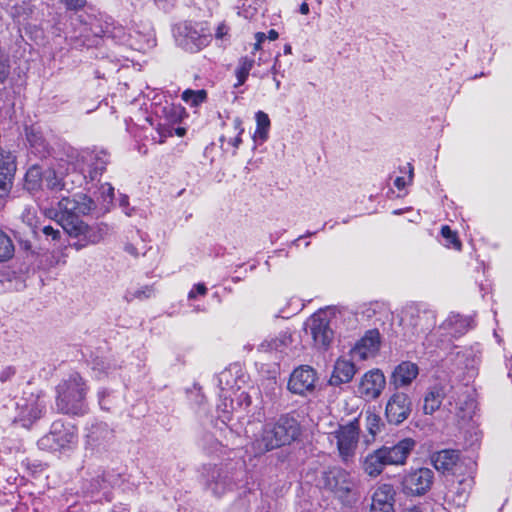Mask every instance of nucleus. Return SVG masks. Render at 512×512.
I'll list each match as a JSON object with an SVG mask.
<instances>
[{"mask_svg": "<svg viewBox=\"0 0 512 512\" xmlns=\"http://www.w3.org/2000/svg\"><path fill=\"white\" fill-rule=\"evenodd\" d=\"M246 375L237 364L221 371L217 376L219 387L218 417L223 423L232 420L234 413L245 411L251 404V398L243 389Z\"/></svg>", "mask_w": 512, "mask_h": 512, "instance_id": "f257e3e1", "label": "nucleus"}, {"mask_svg": "<svg viewBox=\"0 0 512 512\" xmlns=\"http://www.w3.org/2000/svg\"><path fill=\"white\" fill-rule=\"evenodd\" d=\"M300 435V425L296 419L283 415L276 421L266 422L262 430L255 435L249 450L255 456H261L274 449L289 445Z\"/></svg>", "mask_w": 512, "mask_h": 512, "instance_id": "f03ea898", "label": "nucleus"}, {"mask_svg": "<svg viewBox=\"0 0 512 512\" xmlns=\"http://www.w3.org/2000/svg\"><path fill=\"white\" fill-rule=\"evenodd\" d=\"M87 387L82 377L71 374L57 387L56 405L60 412L72 415H82L86 412L85 396Z\"/></svg>", "mask_w": 512, "mask_h": 512, "instance_id": "7ed1b4c3", "label": "nucleus"}, {"mask_svg": "<svg viewBox=\"0 0 512 512\" xmlns=\"http://www.w3.org/2000/svg\"><path fill=\"white\" fill-rule=\"evenodd\" d=\"M176 44L185 51L195 53L206 47L212 35L204 22H182L173 28Z\"/></svg>", "mask_w": 512, "mask_h": 512, "instance_id": "20e7f679", "label": "nucleus"}, {"mask_svg": "<svg viewBox=\"0 0 512 512\" xmlns=\"http://www.w3.org/2000/svg\"><path fill=\"white\" fill-rule=\"evenodd\" d=\"M57 204L58 209L48 210L46 215L50 218H55L63 229L70 221L80 219V216L87 215L95 207L93 200L83 193L62 196Z\"/></svg>", "mask_w": 512, "mask_h": 512, "instance_id": "39448f33", "label": "nucleus"}, {"mask_svg": "<svg viewBox=\"0 0 512 512\" xmlns=\"http://www.w3.org/2000/svg\"><path fill=\"white\" fill-rule=\"evenodd\" d=\"M47 403L41 393H24L15 401L13 423L31 429L46 413Z\"/></svg>", "mask_w": 512, "mask_h": 512, "instance_id": "423d86ee", "label": "nucleus"}, {"mask_svg": "<svg viewBox=\"0 0 512 512\" xmlns=\"http://www.w3.org/2000/svg\"><path fill=\"white\" fill-rule=\"evenodd\" d=\"M359 420L357 418L346 424H338L336 429L328 432V440L336 444L339 455L344 461H348L355 454L359 440Z\"/></svg>", "mask_w": 512, "mask_h": 512, "instance_id": "0eeeda50", "label": "nucleus"}, {"mask_svg": "<svg viewBox=\"0 0 512 512\" xmlns=\"http://www.w3.org/2000/svg\"><path fill=\"white\" fill-rule=\"evenodd\" d=\"M64 231L71 237L77 239L71 244L76 250H81L89 245L99 243L108 233V226L100 223L89 226L82 220L76 219L64 226Z\"/></svg>", "mask_w": 512, "mask_h": 512, "instance_id": "6e6552de", "label": "nucleus"}, {"mask_svg": "<svg viewBox=\"0 0 512 512\" xmlns=\"http://www.w3.org/2000/svg\"><path fill=\"white\" fill-rule=\"evenodd\" d=\"M76 442L77 432L75 427L55 421L49 433L38 440V447L42 450L55 452L71 448Z\"/></svg>", "mask_w": 512, "mask_h": 512, "instance_id": "1a4fd4ad", "label": "nucleus"}, {"mask_svg": "<svg viewBox=\"0 0 512 512\" xmlns=\"http://www.w3.org/2000/svg\"><path fill=\"white\" fill-rule=\"evenodd\" d=\"M434 472L430 468L421 467L407 471L402 479L403 492L409 496H422L432 487Z\"/></svg>", "mask_w": 512, "mask_h": 512, "instance_id": "9d476101", "label": "nucleus"}, {"mask_svg": "<svg viewBox=\"0 0 512 512\" xmlns=\"http://www.w3.org/2000/svg\"><path fill=\"white\" fill-rule=\"evenodd\" d=\"M306 331L309 333L318 348H327L333 339V330L330 327L329 312L319 310L314 313L305 323Z\"/></svg>", "mask_w": 512, "mask_h": 512, "instance_id": "9b49d317", "label": "nucleus"}, {"mask_svg": "<svg viewBox=\"0 0 512 512\" xmlns=\"http://www.w3.org/2000/svg\"><path fill=\"white\" fill-rule=\"evenodd\" d=\"M386 387V377L382 370L373 368L365 372L356 385L355 393L365 401L376 400Z\"/></svg>", "mask_w": 512, "mask_h": 512, "instance_id": "f8f14e48", "label": "nucleus"}, {"mask_svg": "<svg viewBox=\"0 0 512 512\" xmlns=\"http://www.w3.org/2000/svg\"><path fill=\"white\" fill-rule=\"evenodd\" d=\"M323 484L342 501L349 497L355 486L350 473L340 467H333L325 471Z\"/></svg>", "mask_w": 512, "mask_h": 512, "instance_id": "ddd939ff", "label": "nucleus"}, {"mask_svg": "<svg viewBox=\"0 0 512 512\" xmlns=\"http://www.w3.org/2000/svg\"><path fill=\"white\" fill-rule=\"evenodd\" d=\"M109 20V17L85 11L72 18L71 24L75 26V32H78L79 37L88 38L90 34L97 37H104L106 21Z\"/></svg>", "mask_w": 512, "mask_h": 512, "instance_id": "4468645a", "label": "nucleus"}, {"mask_svg": "<svg viewBox=\"0 0 512 512\" xmlns=\"http://www.w3.org/2000/svg\"><path fill=\"white\" fill-rule=\"evenodd\" d=\"M16 170V157L9 151L0 150V209L8 201Z\"/></svg>", "mask_w": 512, "mask_h": 512, "instance_id": "2eb2a0df", "label": "nucleus"}, {"mask_svg": "<svg viewBox=\"0 0 512 512\" xmlns=\"http://www.w3.org/2000/svg\"><path fill=\"white\" fill-rule=\"evenodd\" d=\"M381 346V336L378 330L371 329L355 343L350 350V356L353 360L365 361L374 358Z\"/></svg>", "mask_w": 512, "mask_h": 512, "instance_id": "dca6fc26", "label": "nucleus"}, {"mask_svg": "<svg viewBox=\"0 0 512 512\" xmlns=\"http://www.w3.org/2000/svg\"><path fill=\"white\" fill-rule=\"evenodd\" d=\"M240 474H242L241 471L213 468L207 481V487L214 496L221 497L236 487V481Z\"/></svg>", "mask_w": 512, "mask_h": 512, "instance_id": "f3484780", "label": "nucleus"}, {"mask_svg": "<svg viewBox=\"0 0 512 512\" xmlns=\"http://www.w3.org/2000/svg\"><path fill=\"white\" fill-rule=\"evenodd\" d=\"M109 162V155L103 151H89L81 156L80 172L84 179L96 180L102 175Z\"/></svg>", "mask_w": 512, "mask_h": 512, "instance_id": "a211bd4d", "label": "nucleus"}, {"mask_svg": "<svg viewBox=\"0 0 512 512\" xmlns=\"http://www.w3.org/2000/svg\"><path fill=\"white\" fill-rule=\"evenodd\" d=\"M316 381V371L311 366L302 365L291 373L288 389L294 394L304 395L314 390Z\"/></svg>", "mask_w": 512, "mask_h": 512, "instance_id": "6ab92c4d", "label": "nucleus"}, {"mask_svg": "<svg viewBox=\"0 0 512 512\" xmlns=\"http://www.w3.org/2000/svg\"><path fill=\"white\" fill-rule=\"evenodd\" d=\"M411 412V402L406 393L396 392L386 404L385 414L389 423L400 424L405 421Z\"/></svg>", "mask_w": 512, "mask_h": 512, "instance_id": "aec40b11", "label": "nucleus"}, {"mask_svg": "<svg viewBox=\"0 0 512 512\" xmlns=\"http://www.w3.org/2000/svg\"><path fill=\"white\" fill-rule=\"evenodd\" d=\"M449 406V412L463 421L471 420L476 411L475 398L468 388L452 395Z\"/></svg>", "mask_w": 512, "mask_h": 512, "instance_id": "412c9836", "label": "nucleus"}, {"mask_svg": "<svg viewBox=\"0 0 512 512\" xmlns=\"http://www.w3.org/2000/svg\"><path fill=\"white\" fill-rule=\"evenodd\" d=\"M415 445L416 442L412 438H404L394 445H383L380 448L389 465L400 466L406 463Z\"/></svg>", "mask_w": 512, "mask_h": 512, "instance_id": "4be33fe9", "label": "nucleus"}, {"mask_svg": "<svg viewBox=\"0 0 512 512\" xmlns=\"http://www.w3.org/2000/svg\"><path fill=\"white\" fill-rule=\"evenodd\" d=\"M402 322L411 326L413 333L426 334L434 323V315L429 311H419L415 307H408L403 311Z\"/></svg>", "mask_w": 512, "mask_h": 512, "instance_id": "5701e85b", "label": "nucleus"}, {"mask_svg": "<svg viewBox=\"0 0 512 512\" xmlns=\"http://www.w3.org/2000/svg\"><path fill=\"white\" fill-rule=\"evenodd\" d=\"M432 462L436 470L453 475L462 474L463 463L460 460L459 452L456 450H442L435 453Z\"/></svg>", "mask_w": 512, "mask_h": 512, "instance_id": "b1692460", "label": "nucleus"}, {"mask_svg": "<svg viewBox=\"0 0 512 512\" xmlns=\"http://www.w3.org/2000/svg\"><path fill=\"white\" fill-rule=\"evenodd\" d=\"M419 375V367L412 361H402L393 369L390 384L395 389L410 386Z\"/></svg>", "mask_w": 512, "mask_h": 512, "instance_id": "393cba45", "label": "nucleus"}, {"mask_svg": "<svg viewBox=\"0 0 512 512\" xmlns=\"http://www.w3.org/2000/svg\"><path fill=\"white\" fill-rule=\"evenodd\" d=\"M447 360L453 362L457 370L465 371L469 377L475 375L478 356L472 348L457 349Z\"/></svg>", "mask_w": 512, "mask_h": 512, "instance_id": "a878e982", "label": "nucleus"}, {"mask_svg": "<svg viewBox=\"0 0 512 512\" xmlns=\"http://www.w3.org/2000/svg\"><path fill=\"white\" fill-rule=\"evenodd\" d=\"M354 360L340 357L335 361L333 372L329 379V384L332 386H340L341 384L349 383L357 372V368L353 362Z\"/></svg>", "mask_w": 512, "mask_h": 512, "instance_id": "bb28decb", "label": "nucleus"}, {"mask_svg": "<svg viewBox=\"0 0 512 512\" xmlns=\"http://www.w3.org/2000/svg\"><path fill=\"white\" fill-rule=\"evenodd\" d=\"M472 484L473 479L470 476L463 477L457 483H453L446 494V501L458 508L464 506L468 500Z\"/></svg>", "mask_w": 512, "mask_h": 512, "instance_id": "cd10ccee", "label": "nucleus"}, {"mask_svg": "<svg viewBox=\"0 0 512 512\" xmlns=\"http://www.w3.org/2000/svg\"><path fill=\"white\" fill-rule=\"evenodd\" d=\"M26 138L30 152L36 157L45 158L50 154V146L39 127L26 128Z\"/></svg>", "mask_w": 512, "mask_h": 512, "instance_id": "c85d7f7f", "label": "nucleus"}, {"mask_svg": "<svg viewBox=\"0 0 512 512\" xmlns=\"http://www.w3.org/2000/svg\"><path fill=\"white\" fill-rule=\"evenodd\" d=\"M232 130L234 135L224 134L220 137V142L224 152H230L235 156L238 148L242 144V135L245 131L243 121L240 117H234L232 119Z\"/></svg>", "mask_w": 512, "mask_h": 512, "instance_id": "c756f323", "label": "nucleus"}, {"mask_svg": "<svg viewBox=\"0 0 512 512\" xmlns=\"http://www.w3.org/2000/svg\"><path fill=\"white\" fill-rule=\"evenodd\" d=\"M471 327V318L452 313L443 321L440 328L450 336L457 337L466 333Z\"/></svg>", "mask_w": 512, "mask_h": 512, "instance_id": "7c9ffc66", "label": "nucleus"}, {"mask_svg": "<svg viewBox=\"0 0 512 512\" xmlns=\"http://www.w3.org/2000/svg\"><path fill=\"white\" fill-rule=\"evenodd\" d=\"M395 494L391 484L379 485L372 495L371 507L394 511Z\"/></svg>", "mask_w": 512, "mask_h": 512, "instance_id": "2f4dec72", "label": "nucleus"}, {"mask_svg": "<svg viewBox=\"0 0 512 512\" xmlns=\"http://www.w3.org/2000/svg\"><path fill=\"white\" fill-rule=\"evenodd\" d=\"M388 465L381 448L368 453L362 463L364 472L370 477L379 476Z\"/></svg>", "mask_w": 512, "mask_h": 512, "instance_id": "473e14b6", "label": "nucleus"}, {"mask_svg": "<svg viewBox=\"0 0 512 512\" xmlns=\"http://www.w3.org/2000/svg\"><path fill=\"white\" fill-rule=\"evenodd\" d=\"M255 121L256 128L252 135V140L254 142L253 150H255L258 145H262L268 140L271 128L270 118L264 111L259 110L255 113Z\"/></svg>", "mask_w": 512, "mask_h": 512, "instance_id": "72a5a7b5", "label": "nucleus"}, {"mask_svg": "<svg viewBox=\"0 0 512 512\" xmlns=\"http://www.w3.org/2000/svg\"><path fill=\"white\" fill-rule=\"evenodd\" d=\"M445 396V388L440 384H435L428 388L423 400V411L427 415H432L437 411Z\"/></svg>", "mask_w": 512, "mask_h": 512, "instance_id": "f704fd0d", "label": "nucleus"}, {"mask_svg": "<svg viewBox=\"0 0 512 512\" xmlns=\"http://www.w3.org/2000/svg\"><path fill=\"white\" fill-rule=\"evenodd\" d=\"M113 436V431L106 423H96L89 428L87 434L88 443L94 446H100L109 441Z\"/></svg>", "mask_w": 512, "mask_h": 512, "instance_id": "c9c22d12", "label": "nucleus"}, {"mask_svg": "<svg viewBox=\"0 0 512 512\" xmlns=\"http://www.w3.org/2000/svg\"><path fill=\"white\" fill-rule=\"evenodd\" d=\"M291 342V334L288 331H283L279 333L277 337L266 339L265 341H263L259 346V350H282L283 348L288 347L291 344Z\"/></svg>", "mask_w": 512, "mask_h": 512, "instance_id": "e433bc0d", "label": "nucleus"}, {"mask_svg": "<svg viewBox=\"0 0 512 512\" xmlns=\"http://www.w3.org/2000/svg\"><path fill=\"white\" fill-rule=\"evenodd\" d=\"M44 172L38 165H32L25 174V188L28 191H36L43 182Z\"/></svg>", "mask_w": 512, "mask_h": 512, "instance_id": "4c0bfd02", "label": "nucleus"}, {"mask_svg": "<svg viewBox=\"0 0 512 512\" xmlns=\"http://www.w3.org/2000/svg\"><path fill=\"white\" fill-rule=\"evenodd\" d=\"M441 244L448 248L460 251L462 249V243L458 237L456 231L452 230L448 225H443L440 230Z\"/></svg>", "mask_w": 512, "mask_h": 512, "instance_id": "58836bf2", "label": "nucleus"}, {"mask_svg": "<svg viewBox=\"0 0 512 512\" xmlns=\"http://www.w3.org/2000/svg\"><path fill=\"white\" fill-rule=\"evenodd\" d=\"M104 37L111 38L121 44L128 43L129 45L133 46V44L130 43L129 39L127 38L125 28L122 25L114 23L111 19L106 21V31Z\"/></svg>", "mask_w": 512, "mask_h": 512, "instance_id": "ea45409f", "label": "nucleus"}, {"mask_svg": "<svg viewBox=\"0 0 512 512\" xmlns=\"http://www.w3.org/2000/svg\"><path fill=\"white\" fill-rule=\"evenodd\" d=\"M43 182H45L46 186L51 190H62L65 188L66 183L63 178L62 171H56L53 168H49L44 171Z\"/></svg>", "mask_w": 512, "mask_h": 512, "instance_id": "a19ab883", "label": "nucleus"}, {"mask_svg": "<svg viewBox=\"0 0 512 512\" xmlns=\"http://www.w3.org/2000/svg\"><path fill=\"white\" fill-rule=\"evenodd\" d=\"M253 65V59L248 57H242L239 59L238 65L235 69V76L237 78V82L234 84L235 87H239L245 83Z\"/></svg>", "mask_w": 512, "mask_h": 512, "instance_id": "79ce46f5", "label": "nucleus"}, {"mask_svg": "<svg viewBox=\"0 0 512 512\" xmlns=\"http://www.w3.org/2000/svg\"><path fill=\"white\" fill-rule=\"evenodd\" d=\"M182 100L192 108H196L205 102L207 98V92L201 90H185L181 95Z\"/></svg>", "mask_w": 512, "mask_h": 512, "instance_id": "37998d69", "label": "nucleus"}, {"mask_svg": "<svg viewBox=\"0 0 512 512\" xmlns=\"http://www.w3.org/2000/svg\"><path fill=\"white\" fill-rule=\"evenodd\" d=\"M14 244L11 238L0 230V262L10 260L14 255Z\"/></svg>", "mask_w": 512, "mask_h": 512, "instance_id": "c03bdc74", "label": "nucleus"}, {"mask_svg": "<svg viewBox=\"0 0 512 512\" xmlns=\"http://www.w3.org/2000/svg\"><path fill=\"white\" fill-rule=\"evenodd\" d=\"M155 295L153 286L145 285L139 288L128 290L126 293V299L132 301L134 299L144 300L149 299Z\"/></svg>", "mask_w": 512, "mask_h": 512, "instance_id": "a18cd8bd", "label": "nucleus"}, {"mask_svg": "<svg viewBox=\"0 0 512 512\" xmlns=\"http://www.w3.org/2000/svg\"><path fill=\"white\" fill-rule=\"evenodd\" d=\"M163 112L165 113L167 120L172 123L179 122L186 116L185 109L180 105H168L163 108Z\"/></svg>", "mask_w": 512, "mask_h": 512, "instance_id": "49530a36", "label": "nucleus"}, {"mask_svg": "<svg viewBox=\"0 0 512 512\" xmlns=\"http://www.w3.org/2000/svg\"><path fill=\"white\" fill-rule=\"evenodd\" d=\"M366 428L372 436L380 431V417L372 412L366 413Z\"/></svg>", "mask_w": 512, "mask_h": 512, "instance_id": "de8ad7c7", "label": "nucleus"}, {"mask_svg": "<svg viewBox=\"0 0 512 512\" xmlns=\"http://www.w3.org/2000/svg\"><path fill=\"white\" fill-rule=\"evenodd\" d=\"M22 220L24 223H26L31 229L34 234H36L37 229V216H36V210L33 207H27L22 212Z\"/></svg>", "mask_w": 512, "mask_h": 512, "instance_id": "09e8293b", "label": "nucleus"}, {"mask_svg": "<svg viewBox=\"0 0 512 512\" xmlns=\"http://www.w3.org/2000/svg\"><path fill=\"white\" fill-rule=\"evenodd\" d=\"M407 168H408L407 176H399V177H396L394 180V186L399 190H403L407 185H409L412 182L413 168L410 164H408Z\"/></svg>", "mask_w": 512, "mask_h": 512, "instance_id": "8fccbe9b", "label": "nucleus"}, {"mask_svg": "<svg viewBox=\"0 0 512 512\" xmlns=\"http://www.w3.org/2000/svg\"><path fill=\"white\" fill-rule=\"evenodd\" d=\"M108 369H110V364L105 360H96L93 363V370L98 378L108 375Z\"/></svg>", "mask_w": 512, "mask_h": 512, "instance_id": "3c124183", "label": "nucleus"}, {"mask_svg": "<svg viewBox=\"0 0 512 512\" xmlns=\"http://www.w3.org/2000/svg\"><path fill=\"white\" fill-rule=\"evenodd\" d=\"M208 292L207 287L203 283L195 284L188 293L189 300H195L198 296H205Z\"/></svg>", "mask_w": 512, "mask_h": 512, "instance_id": "603ef678", "label": "nucleus"}, {"mask_svg": "<svg viewBox=\"0 0 512 512\" xmlns=\"http://www.w3.org/2000/svg\"><path fill=\"white\" fill-rule=\"evenodd\" d=\"M42 232L43 234L47 237V238H51L52 241L54 242H57V241H60L61 240V237H62V234L63 232L59 229H55L54 227L48 225V226H44L42 228Z\"/></svg>", "mask_w": 512, "mask_h": 512, "instance_id": "864d4df0", "label": "nucleus"}, {"mask_svg": "<svg viewBox=\"0 0 512 512\" xmlns=\"http://www.w3.org/2000/svg\"><path fill=\"white\" fill-rule=\"evenodd\" d=\"M10 74L8 59L0 56V83H4Z\"/></svg>", "mask_w": 512, "mask_h": 512, "instance_id": "5fc2aeb1", "label": "nucleus"}, {"mask_svg": "<svg viewBox=\"0 0 512 512\" xmlns=\"http://www.w3.org/2000/svg\"><path fill=\"white\" fill-rule=\"evenodd\" d=\"M67 10L79 11L86 6V0H61Z\"/></svg>", "mask_w": 512, "mask_h": 512, "instance_id": "6e6d98bb", "label": "nucleus"}, {"mask_svg": "<svg viewBox=\"0 0 512 512\" xmlns=\"http://www.w3.org/2000/svg\"><path fill=\"white\" fill-rule=\"evenodd\" d=\"M124 249L128 254H130L134 257H137L140 254L145 253V245H142L141 247H137L136 245H134L132 243H126Z\"/></svg>", "mask_w": 512, "mask_h": 512, "instance_id": "4d7b16f0", "label": "nucleus"}, {"mask_svg": "<svg viewBox=\"0 0 512 512\" xmlns=\"http://www.w3.org/2000/svg\"><path fill=\"white\" fill-rule=\"evenodd\" d=\"M272 73L273 77H277V75L282 74L281 72V64H280V61L278 59V56L275 57L274 59V63L273 65L270 67V69L267 71V73H262V74H259L260 77H264L265 75H267L268 73Z\"/></svg>", "mask_w": 512, "mask_h": 512, "instance_id": "13d9d810", "label": "nucleus"}, {"mask_svg": "<svg viewBox=\"0 0 512 512\" xmlns=\"http://www.w3.org/2000/svg\"><path fill=\"white\" fill-rule=\"evenodd\" d=\"M228 31L229 28L224 23L219 24L215 32V38L217 40H223L224 37L227 36Z\"/></svg>", "mask_w": 512, "mask_h": 512, "instance_id": "bf43d9fd", "label": "nucleus"}, {"mask_svg": "<svg viewBox=\"0 0 512 512\" xmlns=\"http://www.w3.org/2000/svg\"><path fill=\"white\" fill-rule=\"evenodd\" d=\"M15 374V369L13 367H7L0 373V380L5 382L9 380Z\"/></svg>", "mask_w": 512, "mask_h": 512, "instance_id": "052dcab7", "label": "nucleus"}, {"mask_svg": "<svg viewBox=\"0 0 512 512\" xmlns=\"http://www.w3.org/2000/svg\"><path fill=\"white\" fill-rule=\"evenodd\" d=\"M266 34L263 32H258L255 34V44H254V51H258L261 48V44L265 41Z\"/></svg>", "mask_w": 512, "mask_h": 512, "instance_id": "680f3d73", "label": "nucleus"}, {"mask_svg": "<svg viewBox=\"0 0 512 512\" xmlns=\"http://www.w3.org/2000/svg\"><path fill=\"white\" fill-rule=\"evenodd\" d=\"M106 395H108V392L106 390H101L98 393L99 396V404L103 410H109L110 407L107 405V402L105 400Z\"/></svg>", "mask_w": 512, "mask_h": 512, "instance_id": "e2e57ef3", "label": "nucleus"}, {"mask_svg": "<svg viewBox=\"0 0 512 512\" xmlns=\"http://www.w3.org/2000/svg\"><path fill=\"white\" fill-rule=\"evenodd\" d=\"M103 193H106L110 198L114 196V188L110 184H105L102 187Z\"/></svg>", "mask_w": 512, "mask_h": 512, "instance_id": "0e129e2a", "label": "nucleus"}, {"mask_svg": "<svg viewBox=\"0 0 512 512\" xmlns=\"http://www.w3.org/2000/svg\"><path fill=\"white\" fill-rule=\"evenodd\" d=\"M53 258L55 259L52 263L55 265L64 264L66 262V255L61 253L60 256L53 255Z\"/></svg>", "mask_w": 512, "mask_h": 512, "instance_id": "69168bd1", "label": "nucleus"}, {"mask_svg": "<svg viewBox=\"0 0 512 512\" xmlns=\"http://www.w3.org/2000/svg\"><path fill=\"white\" fill-rule=\"evenodd\" d=\"M299 11L301 14L303 15H307L309 14V5L307 4V2H303L301 5H300V8H299Z\"/></svg>", "mask_w": 512, "mask_h": 512, "instance_id": "338daca9", "label": "nucleus"}, {"mask_svg": "<svg viewBox=\"0 0 512 512\" xmlns=\"http://www.w3.org/2000/svg\"><path fill=\"white\" fill-rule=\"evenodd\" d=\"M278 32L274 29H271L269 32H268V35H266V38H268L269 40L271 41H274L278 38Z\"/></svg>", "mask_w": 512, "mask_h": 512, "instance_id": "774afa93", "label": "nucleus"}]
</instances>
